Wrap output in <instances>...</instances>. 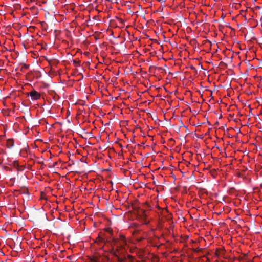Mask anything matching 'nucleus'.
I'll use <instances>...</instances> for the list:
<instances>
[{
  "instance_id": "nucleus-9",
  "label": "nucleus",
  "mask_w": 262,
  "mask_h": 262,
  "mask_svg": "<svg viewBox=\"0 0 262 262\" xmlns=\"http://www.w3.org/2000/svg\"><path fill=\"white\" fill-rule=\"evenodd\" d=\"M234 190H234V188H231V189L229 190L228 192H229V194H232V193H233V192L234 191Z\"/></svg>"
},
{
  "instance_id": "nucleus-17",
  "label": "nucleus",
  "mask_w": 262,
  "mask_h": 262,
  "mask_svg": "<svg viewBox=\"0 0 262 262\" xmlns=\"http://www.w3.org/2000/svg\"><path fill=\"white\" fill-rule=\"evenodd\" d=\"M9 142H12V140H9Z\"/></svg>"
},
{
  "instance_id": "nucleus-4",
  "label": "nucleus",
  "mask_w": 262,
  "mask_h": 262,
  "mask_svg": "<svg viewBox=\"0 0 262 262\" xmlns=\"http://www.w3.org/2000/svg\"><path fill=\"white\" fill-rule=\"evenodd\" d=\"M57 220H60L64 222H66V219H65V214H59V215L56 217Z\"/></svg>"
},
{
  "instance_id": "nucleus-1",
  "label": "nucleus",
  "mask_w": 262,
  "mask_h": 262,
  "mask_svg": "<svg viewBox=\"0 0 262 262\" xmlns=\"http://www.w3.org/2000/svg\"><path fill=\"white\" fill-rule=\"evenodd\" d=\"M135 215L136 219L142 223L147 224L149 222V220L147 219L146 214H135Z\"/></svg>"
},
{
  "instance_id": "nucleus-3",
  "label": "nucleus",
  "mask_w": 262,
  "mask_h": 262,
  "mask_svg": "<svg viewBox=\"0 0 262 262\" xmlns=\"http://www.w3.org/2000/svg\"><path fill=\"white\" fill-rule=\"evenodd\" d=\"M238 215L239 214H237V216L235 217L234 219L232 220V221L235 224L238 223V225L241 226V225L243 223V221L239 218Z\"/></svg>"
},
{
  "instance_id": "nucleus-18",
  "label": "nucleus",
  "mask_w": 262,
  "mask_h": 262,
  "mask_svg": "<svg viewBox=\"0 0 262 262\" xmlns=\"http://www.w3.org/2000/svg\"><path fill=\"white\" fill-rule=\"evenodd\" d=\"M127 213H130V211H128Z\"/></svg>"
},
{
  "instance_id": "nucleus-11",
  "label": "nucleus",
  "mask_w": 262,
  "mask_h": 262,
  "mask_svg": "<svg viewBox=\"0 0 262 262\" xmlns=\"http://www.w3.org/2000/svg\"><path fill=\"white\" fill-rule=\"evenodd\" d=\"M106 231L107 232H108V233H110V234L112 233V230L111 229H110V228L106 229Z\"/></svg>"
},
{
  "instance_id": "nucleus-5",
  "label": "nucleus",
  "mask_w": 262,
  "mask_h": 262,
  "mask_svg": "<svg viewBox=\"0 0 262 262\" xmlns=\"http://www.w3.org/2000/svg\"><path fill=\"white\" fill-rule=\"evenodd\" d=\"M187 215L192 220H196L199 218L198 214H187Z\"/></svg>"
},
{
  "instance_id": "nucleus-16",
  "label": "nucleus",
  "mask_w": 262,
  "mask_h": 262,
  "mask_svg": "<svg viewBox=\"0 0 262 262\" xmlns=\"http://www.w3.org/2000/svg\"><path fill=\"white\" fill-rule=\"evenodd\" d=\"M13 145V144H12L9 147H12Z\"/></svg>"
},
{
  "instance_id": "nucleus-7",
  "label": "nucleus",
  "mask_w": 262,
  "mask_h": 262,
  "mask_svg": "<svg viewBox=\"0 0 262 262\" xmlns=\"http://www.w3.org/2000/svg\"><path fill=\"white\" fill-rule=\"evenodd\" d=\"M39 218L38 217H32L31 216L29 219L30 221L34 222L35 221H37L39 220Z\"/></svg>"
},
{
  "instance_id": "nucleus-13",
  "label": "nucleus",
  "mask_w": 262,
  "mask_h": 262,
  "mask_svg": "<svg viewBox=\"0 0 262 262\" xmlns=\"http://www.w3.org/2000/svg\"><path fill=\"white\" fill-rule=\"evenodd\" d=\"M68 217H69V219H71V218H72L74 215H71V214H68Z\"/></svg>"
},
{
  "instance_id": "nucleus-12",
  "label": "nucleus",
  "mask_w": 262,
  "mask_h": 262,
  "mask_svg": "<svg viewBox=\"0 0 262 262\" xmlns=\"http://www.w3.org/2000/svg\"><path fill=\"white\" fill-rule=\"evenodd\" d=\"M98 238H99V241H100V242L104 241V239L100 237V236L98 237Z\"/></svg>"
},
{
  "instance_id": "nucleus-8",
  "label": "nucleus",
  "mask_w": 262,
  "mask_h": 262,
  "mask_svg": "<svg viewBox=\"0 0 262 262\" xmlns=\"http://www.w3.org/2000/svg\"><path fill=\"white\" fill-rule=\"evenodd\" d=\"M73 63H74L75 66H80V61H76V60H73Z\"/></svg>"
},
{
  "instance_id": "nucleus-19",
  "label": "nucleus",
  "mask_w": 262,
  "mask_h": 262,
  "mask_svg": "<svg viewBox=\"0 0 262 262\" xmlns=\"http://www.w3.org/2000/svg\"><path fill=\"white\" fill-rule=\"evenodd\" d=\"M260 217L262 218V215H261Z\"/></svg>"
},
{
  "instance_id": "nucleus-6",
  "label": "nucleus",
  "mask_w": 262,
  "mask_h": 262,
  "mask_svg": "<svg viewBox=\"0 0 262 262\" xmlns=\"http://www.w3.org/2000/svg\"><path fill=\"white\" fill-rule=\"evenodd\" d=\"M49 214V216L48 215V214H45L43 216V219H46V220H47L48 221H51L53 219L51 217L52 216L53 214L50 213Z\"/></svg>"
},
{
  "instance_id": "nucleus-10",
  "label": "nucleus",
  "mask_w": 262,
  "mask_h": 262,
  "mask_svg": "<svg viewBox=\"0 0 262 262\" xmlns=\"http://www.w3.org/2000/svg\"><path fill=\"white\" fill-rule=\"evenodd\" d=\"M202 250V249H199V248H197V249H194V251L196 252L201 251Z\"/></svg>"
},
{
  "instance_id": "nucleus-15",
  "label": "nucleus",
  "mask_w": 262,
  "mask_h": 262,
  "mask_svg": "<svg viewBox=\"0 0 262 262\" xmlns=\"http://www.w3.org/2000/svg\"><path fill=\"white\" fill-rule=\"evenodd\" d=\"M21 217L23 219H25V218H26V217H25V216H21Z\"/></svg>"
},
{
  "instance_id": "nucleus-20",
  "label": "nucleus",
  "mask_w": 262,
  "mask_h": 262,
  "mask_svg": "<svg viewBox=\"0 0 262 262\" xmlns=\"http://www.w3.org/2000/svg\"><path fill=\"white\" fill-rule=\"evenodd\" d=\"M249 262H253V261H250Z\"/></svg>"
},
{
  "instance_id": "nucleus-2",
  "label": "nucleus",
  "mask_w": 262,
  "mask_h": 262,
  "mask_svg": "<svg viewBox=\"0 0 262 262\" xmlns=\"http://www.w3.org/2000/svg\"><path fill=\"white\" fill-rule=\"evenodd\" d=\"M28 95L30 96L31 97V99L33 100H38L40 99L41 97L40 94L35 90L30 92Z\"/></svg>"
},
{
  "instance_id": "nucleus-14",
  "label": "nucleus",
  "mask_w": 262,
  "mask_h": 262,
  "mask_svg": "<svg viewBox=\"0 0 262 262\" xmlns=\"http://www.w3.org/2000/svg\"><path fill=\"white\" fill-rule=\"evenodd\" d=\"M149 211V210L144 209L143 213H145L146 211Z\"/></svg>"
}]
</instances>
